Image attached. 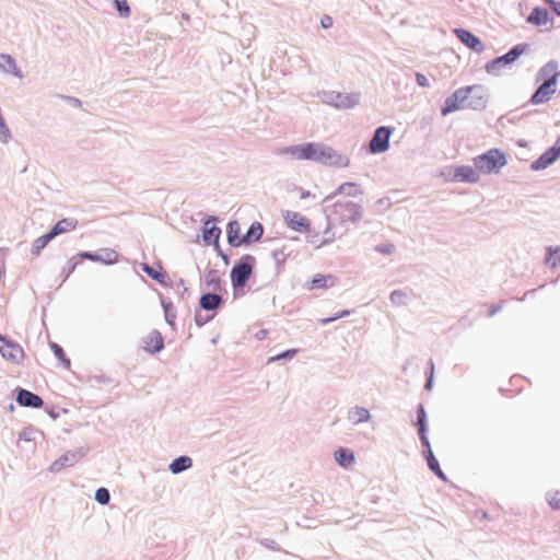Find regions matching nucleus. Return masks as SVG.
Returning a JSON list of instances; mask_svg holds the SVG:
<instances>
[{
	"label": "nucleus",
	"instance_id": "ea45409f",
	"mask_svg": "<svg viewBox=\"0 0 560 560\" xmlns=\"http://www.w3.org/2000/svg\"><path fill=\"white\" fill-rule=\"evenodd\" d=\"M349 313H350V312H349V311H347V310L341 311L340 313H338V314H337V315H335L334 317H328V318H323V319H320V323H322L323 325L329 324V323H331V322H334V320H336V319H338V318H342V317H345V316H348V315H349Z\"/></svg>",
	"mask_w": 560,
	"mask_h": 560
},
{
	"label": "nucleus",
	"instance_id": "7c9ffc66",
	"mask_svg": "<svg viewBox=\"0 0 560 560\" xmlns=\"http://www.w3.org/2000/svg\"><path fill=\"white\" fill-rule=\"evenodd\" d=\"M361 190L359 189V185L355 184V183H343L341 184L335 195L337 194H346L348 196H357L358 194H360Z\"/></svg>",
	"mask_w": 560,
	"mask_h": 560
},
{
	"label": "nucleus",
	"instance_id": "a18cd8bd",
	"mask_svg": "<svg viewBox=\"0 0 560 560\" xmlns=\"http://www.w3.org/2000/svg\"><path fill=\"white\" fill-rule=\"evenodd\" d=\"M80 256L82 258H85V259H89V260H92V261H98L97 254H91V253H88V252H83V253L80 254Z\"/></svg>",
	"mask_w": 560,
	"mask_h": 560
},
{
	"label": "nucleus",
	"instance_id": "7ed1b4c3",
	"mask_svg": "<svg viewBox=\"0 0 560 560\" xmlns=\"http://www.w3.org/2000/svg\"><path fill=\"white\" fill-rule=\"evenodd\" d=\"M475 89L476 86H465L456 90L451 96H448L445 100V103L441 109L442 115L446 116L455 110L468 106L469 104L467 103V101Z\"/></svg>",
	"mask_w": 560,
	"mask_h": 560
},
{
	"label": "nucleus",
	"instance_id": "9b49d317",
	"mask_svg": "<svg viewBox=\"0 0 560 560\" xmlns=\"http://www.w3.org/2000/svg\"><path fill=\"white\" fill-rule=\"evenodd\" d=\"M142 348L149 353H155L163 349L164 341L160 331L151 330L141 339Z\"/></svg>",
	"mask_w": 560,
	"mask_h": 560
},
{
	"label": "nucleus",
	"instance_id": "dca6fc26",
	"mask_svg": "<svg viewBox=\"0 0 560 560\" xmlns=\"http://www.w3.org/2000/svg\"><path fill=\"white\" fill-rule=\"evenodd\" d=\"M336 279L332 275H317L307 283L308 290L327 289L334 287Z\"/></svg>",
	"mask_w": 560,
	"mask_h": 560
},
{
	"label": "nucleus",
	"instance_id": "bb28decb",
	"mask_svg": "<svg viewBox=\"0 0 560 560\" xmlns=\"http://www.w3.org/2000/svg\"><path fill=\"white\" fill-rule=\"evenodd\" d=\"M192 462L191 458L188 456H180L176 458L171 465L170 470L173 474H178L185 469H188L191 466Z\"/></svg>",
	"mask_w": 560,
	"mask_h": 560
},
{
	"label": "nucleus",
	"instance_id": "6e6552de",
	"mask_svg": "<svg viewBox=\"0 0 560 560\" xmlns=\"http://www.w3.org/2000/svg\"><path fill=\"white\" fill-rule=\"evenodd\" d=\"M527 23L548 31L553 26V18L547 9L535 7L527 16Z\"/></svg>",
	"mask_w": 560,
	"mask_h": 560
},
{
	"label": "nucleus",
	"instance_id": "b1692460",
	"mask_svg": "<svg viewBox=\"0 0 560 560\" xmlns=\"http://www.w3.org/2000/svg\"><path fill=\"white\" fill-rule=\"evenodd\" d=\"M221 296L214 293H207L200 298V305L202 308L211 311L215 310L221 304Z\"/></svg>",
	"mask_w": 560,
	"mask_h": 560
},
{
	"label": "nucleus",
	"instance_id": "c9c22d12",
	"mask_svg": "<svg viewBox=\"0 0 560 560\" xmlns=\"http://www.w3.org/2000/svg\"><path fill=\"white\" fill-rule=\"evenodd\" d=\"M95 499L101 504H106L109 501V492L105 488H100L95 493Z\"/></svg>",
	"mask_w": 560,
	"mask_h": 560
},
{
	"label": "nucleus",
	"instance_id": "f257e3e1",
	"mask_svg": "<svg viewBox=\"0 0 560 560\" xmlns=\"http://www.w3.org/2000/svg\"><path fill=\"white\" fill-rule=\"evenodd\" d=\"M280 153L289 155L292 160H307L318 163H331L338 156L331 148L315 142L283 148Z\"/></svg>",
	"mask_w": 560,
	"mask_h": 560
},
{
	"label": "nucleus",
	"instance_id": "4468645a",
	"mask_svg": "<svg viewBox=\"0 0 560 560\" xmlns=\"http://www.w3.org/2000/svg\"><path fill=\"white\" fill-rule=\"evenodd\" d=\"M226 234L230 245L238 247L244 244V235L241 234V224L237 221L228 224Z\"/></svg>",
	"mask_w": 560,
	"mask_h": 560
},
{
	"label": "nucleus",
	"instance_id": "f8f14e48",
	"mask_svg": "<svg viewBox=\"0 0 560 560\" xmlns=\"http://www.w3.org/2000/svg\"><path fill=\"white\" fill-rule=\"evenodd\" d=\"M454 33L456 34L457 38L464 45H466L468 48H470L477 52H480L483 50V45H482L481 40L477 36H475L472 33H470L469 31L463 30V28H456V30H454Z\"/></svg>",
	"mask_w": 560,
	"mask_h": 560
},
{
	"label": "nucleus",
	"instance_id": "6ab92c4d",
	"mask_svg": "<svg viewBox=\"0 0 560 560\" xmlns=\"http://www.w3.org/2000/svg\"><path fill=\"white\" fill-rule=\"evenodd\" d=\"M525 51V46L524 45H517L515 47H513L509 52H506L505 55L497 58L491 67H495L498 65H501V63H511L513 61H515L523 52Z\"/></svg>",
	"mask_w": 560,
	"mask_h": 560
},
{
	"label": "nucleus",
	"instance_id": "c756f323",
	"mask_svg": "<svg viewBox=\"0 0 560 560\" xmlns=\"http://www.w3.org/2000/svg\"><path fill=\"white\" fill-rule=\"evenodd\" d=\"M50 349L54 352V354L56 355V358L61 362L62 366L65 369H70L71 362H70V359L67 358L63 349L56 342H52L50 345Z\"/></svg>",
	"mask_w": 560,
	"mask_h": 560
},
{
	"label": "nucleus",
	"instance_id": "4c0bfd02",
	"mask_svg": "<svg viewBox=\"0 0 560 560\" xmlns=\"http://www.w3.org/2000/svg\"><path fill=\"white\" fill-rule=\"evenodd\" d=\"M296 353H298V349H290V350H287V351H284V352H282V353H279V354H277V355H275V357H271V358L269 359V362H275V361H279V360H281V359L292 358V357H294Z\"/></svg>",
	"mask_w": 560,
	"mask_h": 560
},
{
	"label": "nucleus",
	"instance_id": "c03bdc74",
	"mask_svg": "<svg viewBox=\"0 0 560 560\" xmlns=\"http://www.w3.org/2000/svg\"><path fill=\"white\" fill-rule=\"evenodd\" d=\"M320 24L324 28H328L332 25V19L328 15H325L322 18Z\"/></svg>",
	"mask_w": 560,
	"mask_h": 560
},
{
	"label": "nucleus",
	"instance_id": "5701e85b",
	"mask_svg": "<svg viewBox=\"0 0 560 560\" xmlns=\"http://www.w3.org/2000/svg\"><path fill=\"white\" fill-rule=\"evenodd\" d=\"M264 233V228L259 222H254L247 233L244 235V244H250L253 242H257L261 238Z\"/></svg>",
	"mask_w": 560,
	"mask_h": 560
},
{
	"label": "nucleus",
	"instance_id": "2eb2a0df",
	"mask_svg": "<svg viewBox=\"0 0 560 560\" xmlns=\"http://www.w3.org/2000/svg\"><path fill=\"white\" fill-rule=\"evenodd\" d=\"M142 270L152 279L156 280L161 284H167L170 277L167 272L162 268L161 265L149 266L144 264Z\"/></svg>",
	"mask_w": 560,
	"mask_h": 560
},
{
	"label": "nucleus",
	"instance_id": "a211bd4d",
	"mask_svg": "<svg viewBox=\"0 0 560 560\" xmlns=\"http://www.w3.org/2000/svg\"><path fill=\"white\" fill-rule=\"evenodd\" d=\"M77 225L78 221L75 219L65 218L59 220L49 232L55 238L59 234H63L74 230Z\"/></svg>",
	"mask_w": 560,
	"mask_h": 560
},
{
	"label": "nucleus",
	"instance_id": "9d476101",
	"mask_svg": "<svg viewBox=\"0 0 560 560\" xmlns=\"http://www.w3.org/2000/svg\"><path fill=\"white\" fill-rule=\"evenodd\" d=\"M285 224L294 231L310 232L311 222L310 220L299 212L285 211L283 213Z\"/></svg>",
	"mask_w": 560,
	"mask_h": 560
},
{
	"label": "nucleus",
	"instance_id": "39448f33",
	"mask_svg": "<svg viewBox=\"0 0 560 560\" xmlns=\"http://www.w3.org/2000/svg\"><path fill=\"white\" fill-rule=\"evenodd\" d=\"M557 92V74L546 80L533 94L530 103L539 105L548 102Z\"/></svg>",
	"mask_w": 560,
	"mask_h": 560
},
{
	"label": "nucleus",
	"instance_id": "4be33fe9",
	"mask_svg": "<svg viewBox=\"0 0 560 560\" xmlns=\"http://www.w3.org/2000/svg\"><path fill=\"white\" fill-rule=\"evenodd\" d=\"M335 459L340 466L348 468V467L352 466L354 463V454H353V452H351L347 448L339 447L335 452Z\"/></svg>",
	"mask_w": 560,
	"mask_h": 560
},
{
	"label": "nucleus",
	"instance_id": "c85d7f7f",
	"mask_svg": "<svg viewBox=\"0 0 560 560\" xmlns=\"http://www.w3.org/2000/svg\"><path fill=\"white\" fill-rule=\"evenodd\" d=\"M52 238L54 236L50 234V232L37 237L33 243L32 254L38 256L42 249H44Z\"/></svg>",
	"mask_w": 560,
	"mask_h": 560
},
{
	"label": "nucleus",
	"instance_id": "de8ad7c7",
	"mask_svg": "<svg viewBox=\"0 0 560 560\" xmlns=\"http://www.w3.org/2000/svg\"><path fill=\"white\" fill-rule=\"evenodd\" d=\"M377 250L381 252V253H384V254H390V253L394 252V246L393 245H387V246H384V247H378Z\"/></svg>",
	"mask_w": 560,
	"mask_h": 560
},
{
	"label": "nucleus",
	"instance_id": "412c9836",
	"mask_svg": "<svg viewBox=\"0 0 560 560\" xmlns=\"http://www.w3.org/2000/svg\"><path fill=\"white\" fill-rule=\"evenodd\" d=\"M425 419H427V415H425L424 407L422 405H420L418 407V411H417L418 431H419V435H420V440H421L422 444L424 446H429V440L425 434Z\"/></svg>",
	"mask_w": 560,
	"mask_h": 560
},
{
	"label": "nucleus",
	"instance_id": "58836bf2",
	"mask_svg": "<svg viewBox=\"0 0 560 560\" xmlns=\"http://www.w3.org/2000/svg\"><path fill=\"white\" fill-rule=\"evenodd\" d=\"M548 501L553 509H560V491L551 493Z\"/></svg>",
	"mask_w": 560,
	"mask_h": 560
},
{
	"label": "nucleus",
	"instance_id": "393cba45",
	"mask_svg": "<svg viewBox=\"0 0 560 560\" xmlns=\"http://www.w3.org/2000/svg\"><path fill=\"white\" fill-rule=\"evenodd\" d=\"M371 418L370 411L363 407H355L349 412V419L353 423L366 422Z\"/></svg>",
	"mask_w": 560,
	"mask_h": 560
},
{
	"label": "nucleus",
	"instance_id": "423d86ee",
	"mask_svg": "<svg viewBox=\"0 0 560 560\" xmlns=\"http://www.w3.org/2000/svg\"><path fill=\"white\" fill-rule=\"evenodd\" d=\"M452 182L477 183L479 180V172L469 165L451 166L448 168Z\"/></svg>",
	"mask_w": 560,
	"mask_h": 560
},
{
	"label": "nucleus",
	"instance_id": "49530a36",
	"mask_svg": "<svg viewBox=\"0 0 560 560\" xmlns=\"http://www.w3.org/2000/svg\"><path fill=\"white\" fill-rule=\"evenodd\" d=\"M502 308V306L500 304L495 305H491L489 311H488V316L489 317H492L493 315H495Z\"/></svg>",
	"mask_w": 560,
	"mask_h": 560
},
{
	"label": "nucleus",
	"instance_id": "f3484780",
	"mask_svg": "<svg viewBox=\"0 0 560 560\" xmlns=\"http://www.w3.org/2000/svg\"><path fill=\"white\" fill-rule=\"evenodd\" d=\"M559 158L558 152H556L552 148L547 150L544 154L539 156L536 161L533 162V170H544L552 164Z\"/></svg>",
	"mask_w": 560,
	"mask_h": 560
},
{
	"label": "nucleus",
	"instance_id": "3c124183",
	"mask_svg": "<svg viewBox=\"0 0 560 560\" xmlns=\"http://www.w3.org/2000/svg\"><path fill=\"white\" fill-rule=\"evenodd\" d=\"M545 2H551V0H544Z\"/></svg>",
	"mask_w": 560,
	"mask_h": 560
},
{
	"label": "nucleus",
	"instance_id": "a19ab883",
	"mask_svg": "<svg viewBox=\"0 0 560 560\" xmlns=\"http://www.w3.org/2000/svg\"><path fill=\"white\" fill-rule=\"evenodd\" d=\"M416 79H417V83L420 85V86H423V88H427L429 86V81L427 79V77L422 73H417L416 74Z\"/></svg>",
	"mask_w": 560,
	"mask_h": 560
},
{
	"label": "nucleus",
	"instance_id": "aec40b11",
	"mask_svg": "<svg viewBox=\"0 0 560 560\" xmlns=\"http://www.w3.org/2000/svg\"><path fill=\"white\" fill-rule=\"evenodd\" d=\"M221 234V230L210 221H207L203 225L202 237L205 243L212 244L218 242Z\"/></svg>",
	"mask_w": 560,
	"mask_h": 560
},
{
	"label": "nucleus",
	"instance_id": "2f4dec72",
	"mask_svg": "<svg viewBox=\"0 0 560 560\" xmlns=\"http://www.w3.org/2000/svg\"><path fill=\"white\" fill-rule=\"evenodd\" d=\"M336 207H340L343 210H347L350 213L349 220L351 221H357L361 217L360 208L354 202L349 201L342 205L337 203Z\"/></svg>",
	"mask_w": 560,
	"mask_h": 560
},
{
	"label": "nucleus",
	"instance_id": "473e14b6",
	"mask_svg": "<svg viewBox=\"0 0 560 560\" xmlns=\"http://www.w3.org/2000/svg\"><path fill=\"white\" fill-rule=\"evenodd\" d=\"M546 264L556 268L560 264V247L555 249L548 248V256L546 258Z\"/></svg>",
	"mask_w": 560,
	"mask_h": 560
},
{
	"label": "nucleus",
	"instance_id": "f03ea898",
	"mask_svg": "<svg viewBox=\"0 0 560 560\" xmlns=\"http://www.w3.org/2000/svg\"><path fill=\"white\" fill-rule=\"evenodd\" d=\"M508 164V154L500 149H490L474 158V165L481 174H498Z\"/></svg>",
	"mask_w": 560,
	"mask_h": 560
},
{
	"label": "nucleus",
	"instance_id": "0eeeda50",
	"mask_svg": "<svg viewBox=\"0 0 560 560\" xmlns=\"http://www.w3.org/2000/svg\"><path fill=\"white\" fill-rule=\"evenodd\" d=\"M0 352L3 358L16 364L21 363L24 358V350L22 347L2 336H0Z\"/></svg>",
	"mask_w": 560,
	"mask_h": 560
},
{
	"label": "nucleus",
	"instance_id": "79ce46f5",
	"mask_svg": "<svg viewBox=\"0 0 560 560\" xmlns=\"http://www.w3.org/2000/svg\"><path fill=\"white\" fill-rule=\"evenodd\" d=\"M550 5L551 10L557 14L560 15V0H551V2H546Z\"/></svg>",
	"mask_w": 560,
	"mask_h": 560
},
{
	"label": "nucleus",
	"instance_id": "e433bc0d",
	"mask_svg": "<svg viewBox=\"0 0 560 560\" xmlns=\"http://www.w3.org/2000/svg\"><path fill=\"white\" fill-rule=\"evenodd\" d=\"M116 8L119 11L120 15L128 16L130 13L129 5L127 0H115Z\"/></svg>",
	"mask_w": 560,
	"mask_h": 560
},
{
	"label": "nucleus",
	"instance_id": "ddd939ff",
	"mask_svg": "<svg viewBox=\"0 0 560 560\" xmlns=\"http://www.w3.org/2000/svg\"><path fill=\"white\" fill-rule=\"evenodd\" d=\"M16 401L23 407L40 408L44 405L43 399L32 392L20 389Z\"/></svg>",
	"mask_w": 560,
	"mask_h": 560
},
{
	"label": "nucleus",
	"instance_id": "a878e982",
	"mask_svg": "<svg viewBox=\"0 0 560 560\" xmlns=\"http://www.w3.org/2000/svg\"><path fill=\"white\" fill-rule=\"evenodd\" d=\"M425 447H427L425 458H427V462H428V466H429V468H430L432 471H434V474H435L438 477H440V478H442V479H445L444 474H443V471H442V469H441V467H440V465H439V462H438V459H436V458L434 457V455H433V452H432V450H431V446L429 445V446H425Z\"/></svg>",
	"mask_w": 560,
	"mask_h": 560
},
{
	"label": "nucleus",
	"instance_id": "09e8293b",
	"mask_svg": "<svg viewBox=\"0 0 560 560\" xmlns=\"http://www.w3.org/2000/svg\"><path fill=\"white\" fill-rule=\"evenodd\" d=\"M552 149L558 152V154L560 155V137L557 139L555 145L552 147Z\"/></svg>",
	"mask_w": 560,
	"mask_h": 560
},
{
	"label": "nucleus",
	"instance_id": "cd10ccee",
	"mask_svg": "<svg viewBox=\"0 0 560 560\" xmlns=\"http://www.w3.org/2000/svg\"><path fill=\"white\" fill-rule=\"evenodd\" d=\"M97 258H98V261H101L103 264L112 265V264L117 262L118 253L112 248H103L97 254Z\"/></svg>",
	"mask_w": 560,
	"mask_h": 560
},
{
	"label": "nucleus",
	"instance_id": "1a4fd4ad",
	"mask_svg": "<svg viewBox=\"0 0 560 560\" xmlns=\"http://www.w3.org/2000/svg\"><path fill=\"white\" fill-rule=\"evenodd\" d=\"M392 130L387 127H380L376 129L371 142L370 150L373 153H382L388 149L389 137Z\"/></svg>",
	"mask_w": 560,
	"mask_h": 560
},
{
	"label": "nucleus",
	"instance_id": "72a5a7b5",
	"mask_svg": "<svg viewBox=\"0 0 560 560\" xmlns=\"http://www.w3.org/2000/svg\"><path fill=\"white\" fill-rule=\"evenodd\" d=\"M408 300V294L402 290H395L390 294V301L395 305H405Z\"/></svg>",
	"mask_w": 560,
	"mask_h": 560
},
{
	"label": "nucleus",
	"instance_id": "20e7f679",
	"mask_svg": "<svg viewBox=\"0 0 560 560\" xmlns=\"http://www.w3.org/2000/svg\"><path fill=\"white\" fill-rule=\"evenodd\" d=\"M254 264L255 257L246 255L238 265L232 268L231 281L234 288H242L246 283L253 272Z\"/></svg>",
	"mask_w": 560,
	"mask_h": 560
},
{
	"label": "nucleus",
	"instance_id": "8fccbe9b",
	"mask_svg": "<svg viewBox=\"0 0 560 560\" xmlns=\"http://www.w3.org/2000/svg\"><path fill=\"white\" fill-rule=\"evenodd\" d=\"M307 196H308V191H307V192L302 194V198H305V197H307Z\"/></svg>",
	"mask_w": 560,
	"mask_h": 560
},
{
	"label": "nucleus",
	"instance_id": "37998d69",
	"mask_svg": "<svg viewBox=\"0 0 560 560\" xmlns=\"http://www.w3.org/2000/svg\"><path fill=\"white\" fill-rule=\"evenodd\" d=\"M339 98H342L340 100V102L337 104L338 106H350L352 105L354 102H352V98L350 96H338Z\"/></svg>",
	"mask_w": 560,
	"mask_h": 560
},
{
	"label": "nucleus",
	"instance_id": "f704fd0d",
	"mask_svg": "<svg viewBox=\"0 0 560 560\" xmlns=\"http://www.w3.org/2000/svg\"><path fill=\"white\" fill-rule=\"evenodd\" d=\"M11 138V132L7 124L4 122V119L2 115H0V140L3 143H7Z\"/></svg>",
	"mask_w": 560,
	"mask_h": 560
}]
</instances>
